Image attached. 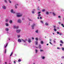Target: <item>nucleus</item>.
Here are the masks:
<instances>
[{"instance_id": "f257e3e1", "label": "nucleus", "mask_w": 64, "mask_h": 64, "mask_svg": "<svg viewBox=\"0 0 64 64\" xmlns=\"http://www.w3.org/2000/svg\"><path fill=\"white\" fill-rule=\"evenodd\" d=\"M16 15H16V16L18 17H21V16H22V14L20 15V13L19 12L16 13Z\"/></svg>"}, {"instance_id": "f03ea898", "label": "nucleus", "mask_w": 64, "mask_h": 64, "mask_svg": "<svg viewBox=\"0 0 64 64\" xmlns=\"http://www.w3.org/2000/svg\"><path fill=\"white\" fill-rule=\"evenodd\" d=\"M21 31L20 30H16V32L18 33H19L20 32V31Z\"/></svg>"}, {"instance_id": "7ed1b4c3", "label": "nucleus", "mask_w": 64, "mask_h": 64, "mask_svg": "<svg viewBox=\"0 0 64 64\" xmlns=\"http://www.w3.org/2000/svg\"><path fill=\"white\" fill-rule=\"evenodd\" d=\"M21 40H22L23 42H26V41H27V39H25V40H24L22 39Z\"/></svg>"}, {"instance_id": "20e7f679", "label": "nucleus", "mask_w": 64, "mask_h": 64, "mask_svg": "<svg viewBox=\"0 0 64 64\" xmlns=\"http://www.w3.org/2000/svg\"><path fill=\"white\" fill-rule=\"evenodd\" d=\"M36 25V24H33V25L32 26V29H34V27Z\"/></svg>"}, {"instance_id": "39448f33", "label": "nucleus", "mask_w": 64, "mask_h": 64, "mask_svg": "<svg viewBox=\"0 0 64 64\" xmlns=\"http://www.w3.org/2000/svg\"><path fill=\"white\" fill-rule=\"evenodd\" d=\"M21 22H22V21L18 19V22L19 23H21Z\"/></svg>"}, {"instance_id": "423d86ee", "label": "nucleus", "mask_w": 64, "mask_h": 64, "mask_svg": "<svg viewBox=\"0 0 64 64\" xmlns=\"http://www.w3.org/2000/svg\"><path fill=\"white\" fill-rule=\"evenodd\" d=\"M10 12L11 13H13V14H14L15 13V12H14V11H13V10H10Z\"/></svg>"}, {"instance_id": "0eeeda50", "label": "nucleus", "mask_w": 64, "mask_h": 64, "mask_svg": "<svg viewBox=\"0 0 64 64\" xmlns=\"http://www.w3.org/2000/svg\"><path fill=\"white\" fill-rule=\"evenodd\" d=\"M18 42H20V43L21 42H22V41L20 39H18Z\"/></svg>"}, {"instance_id": "6e6552de", "label": "nucleus", "mask_w": 64, "mask_h": 64, "mask_svg": "<svg viewBox=\"0 0 64 64\" xmlns=\"http://www.w3.org/2000/svg\"><path fill=\"white\" fill-rule=\"evenodd\" d=\"M28 42L29 43H30V42H31V40L30 39H28Z\"/></svg>"}, {"instance_id": "1a4fd4ad", "label": "nucleus", "mask_w": 64, "mask_h": 64, "mask_svg": "<svg viewBox=\"0 0 64 64\" xmlns=\"http://www.w3.org/2000/svg\"><path fill=\"white\" fill-rule=\"evenodd\" d=\"M2 8L4 9H5L6 8V6H2Z\"/></svg>"}, {"instance_id": "9d476101", "label": "nucleus", "mask_w": 64, "mask_h": 64, "mask_svg": "<svg viewBox=\"0 0 64 64\" xmlns=\"http://www.w3.org/2000/svg\"><path fill=\"white\" fill-rule=\"evenodd\" d=\"M6 45L4 46V48H6V47L7 46V45H8V43H6Z\"/></svg>"}, {"instance_id": "9b49d317", "label": "nucleus", "mask_w": 64, "mask_h": 64, "mask_svg": "<svg viewBox=\"0 0 64 64\" xmlns=\"http://www.w3.org/2000/svg\"><path fill=\"white\" fill-rule=\"evenodd\" d=\"M41 45H39V47L38 48H39V49H40V48H41Z\"/></svg>"}, {"instance_id": "f8f14e48", "label": "nucleus", "mask_w": 64, "mask_h": 64, "mask_svg": "<svg viewBox=\"0 0 64 64\" xmlns=\"http://www.w3.org/2000/svg\"><path fill=\"white\" fill-rule=\"evenodd\" d=\"M6 31H8L9 30V29L8 28H6Z\"/></svg>"}, {"instance_id": "ddd939ff", "label": "nucleus", "mask_w": 64, "mask_h": 64, "mask_svg": "<svg viewBox=\"0 0 64 64\" xmlns=\"http://www.w3.org/2000/svg\"><path fill=\"white\" fill-rule=\"evenodd\" d=\"M60 43H62V44H63V41H62V40H60Z\"/></svg>"}, {"instance_id": "4468645a", "label": "nucleus", "mask_w": 64, "mask_h": 64, "mask_svg": "<svg viewBox=\"0 0 64 64\" xmlns=\"http://www.w3.org/2000/svg\"><path fill=\"white\" fill-rule=\"evenodd\" d=\"M13 52H12L11 53V54L10 56H11L13 55Z\"/></svg>"}, {"instance_id": "2eb2a0df", "label": "nucleus", "mask_w": 64, "mask_h": 64, "mask_svg": "<svg viewBox=\"0 0 64 64\" xmlns=\"http://www.w3.org/2000/svg\"><path fill=\"white\" fill-rule=\"evenodd\" d=\"M41 44H43L44 43V42L42 41L40 42Z\"/></svg>"}, {"instance_id": "dca6fc26", "label": "nucleus", "mask_w": 64, "mask_h": 64, "mask_svg": "<svg viewBox=\"0 0 64 64\" xmlns=\"http://www.w3.org/2000/svg\"><path fill=\"white\" fill-rule=\"evenodd\" d=\"M9 22L10 23V24H11V23H12V20H10V21Z\"/></svg>"}, {"instance_id": "f3484780", "label": "nucleus", "mask_w": 64, "mask_h": 64, "mask_svg": "<svg viewBox=\"0 0 64 64\" xmlns=\"http://www.w3.org/2000/svg\"><path fill=\"white\" fill-rule=\"evenodd\" d=\"M5 25H6V26H8L9 25H8V24H7V23H6L5 24Z\"/></svg>"}, {"instance_id": "a211bd4d", "label": "nucleus", "mask_w": 64, "mask_h": 64, "mask_svg": "<svg viewBox=\"0 0 64 64\" xmlns=\"http://www.w3.org/2000/svg\"><path fill=\"white\" fill-rule=\"evenodd\" d=\"M36 33H38V30H37L36 31Z\"/></svg>"}, {"instance_id": "6ab92c4d", "label": "nucleus", "mask_w": 64, "mask_h": 64, "mask_svg": "<svg viewBox=\"0 0 64 64\" xmlns=\"http://www.w3.org/2000/svg\"><path fill=\"white\" fill-rule=\"evenodd\" d=\"M45 25H46V26L48 25V23H47V22H46L45 23Z\"/></svg>"}, {"instance_id": "aec40b11", "label": "nucleus", "mask_w": 64, "mask_h": 64, "mask_svg": "<svg viewBox=\"0 0 64 64\" xmlns=\"http://www.w3.org/2000/svg\"><path fill=\"white\" fill-rule=\"evenodd\" d=\"M38 42L37 41L36 42V45H37L38 44Z\"/></svg>"}, {"instance_id": "412c9836", "label": "nucleus", "mask_w": 64, "mask_h": 64, "mask_svg": "<svg viewBox=\"0 0 64 64\" xmlns=\"http://www.w3.org/2000/svg\"><path fill=\"white\" fill-rule=\"evenodd\" d=\"M18 28H19V26H18L17 27H16V29H18Z\"/></svg>"}, {"instance_id": "4be33fe9", "label": "nucleus", "mask_w": 64, "mask_h": 64, "mask_svg": "<svg viewBox=\"0 0 64 64\" xmlns=\"http://www.w3.org/2000/svg\"><path fill=\"white\" fill-rule=\"evenodd\" d=\"M52 14L54 16H55V14L54 12H52Z\"/></svg>"}, {"instance_id": "5701e85b", "label": "nucleus", "mask_w": 64, "mask_h": 64, "mask_svg": "<svg viewBox=\"0 0 64 64\" xmlns=\"http://www.w3.org/2000/svg\"><path fill=\"white\" fill-rule=\"evenodd\" d=\"M21 61V60L20 59H19V60H18V62H20Z\"/></svg>"}, {"instance_id": "b1692460", "label": "nucleus", "mask_w": 64, "mask_h": 64, "mask_svg": "<svg viewBox=\"0 0 64 64\" xmlns=\"http://www.w3.org/2000/svg\"><path fill=\"white\" fill-rule=\"evenodd\" d=\"M46 14L47 15H48L49 14V12H46Z\"/></svg>"}, {"instance_id": "393cba45", "label": "nucleus", "mask_w": 64, "mask_h": 64, "mask_svg": "<svg viewBox=\"0 0 64 64\" xmlns=\"http://www.w3.org/2000/svg\"><path fill=\"white\" fill-rule=\"evenodd\" d=\"M62 51H64V48H62Z\"/></svg>"}, {"instance_id": "a878e982", "label": "nucleus", "mask_w": 64, "mask_h": 64, "mask_svg": "<svg viewBox=\"0 0 64 64\" xmlns=\"http://www.w3.org/2000/svg\"><path fill=\"white\" fill-rule=\"evenodd\" d=\"M4 2H5V3H7V0H4Z\"/></svg>"}, {"instance_id": "bb28decb", "label": "nucleus", "mask_w": 64, "mask_h": 64, "mask_svg": "<svg viewBox=\"0 0 64 64\" xmlns=\"http://www.w3.org/2000/svg\"><path fill=\"white\" fill-rule=\"evenodd\" d=\"M6 49H5V52H4V53H6Z\"/></svg>"}, {"instance_id": "cd10ccee", "label": "nucleus", "mask_w": 64, "mask_h": 64, "mask_svg": "<svg viewBox=\"0 0 64 64\" xmlns=\"http://www.w3.org/2000/svg\"><path fill=\"white\" fill-rule=\"evenodd\" d=\"M38 17H40V16H41V14H38Z\"/></svg>"}, {"instance_id": "c85d7f7f", "label": "nucleus", "mask_w": 64, "mask_h": 64, "mask_svg": "<svg viewBox=\"0 0 64 64\" xmlns=\"http://www.w3.org/2000/svg\"><path fill=\"white\" fill-rule=\"evenodd\" d=\"M16 26H14V29H15V28H16Z\"/></svg>"}, {"instance_id": "c756f323", "label": "nucleus", "mask_w": 64, "mask_h": 64, "mask_svg": "<svg viewBox=\"0 0 64 64\" xmlns=\"http://www.w3.org/2000/svg\"><path fill=\"white\" fill-rule=\"evenodd\" d=\"M54 31H57V30H56V29L55 28H54Z\"/></svg>"}, {"instance_id": "7c9ffc66", "label": "nucleus", "mask_w": 64, "mask_h": 64, "mask_svg": "<svg viewBox=\"0 0 64 64\" xmlns=\"http://www.w3.org/2000/svg\"><path fill=\"white\" fill-rule=\"evenodd\" d=\"M61 25H62V27H64V24H62Z\"/></svg>"}, {"instance_id": "2f4dec72", "label": "nucleus", "mask_w": 64, "mask_h": 64, "mask_svg": "<svg viewBox=\"0 0 64 64\" xmlns=\"http://www.w3.org/2000/svg\"><path fill=\"white\" fill-rule=\"evenodd\" d=\"M36 40H38V38H36Z\"/></svg>"}, {"instance_id": "473e14b6", "label": "nucleus", "mask_w": 64, "mask_h": 64, "mask_svg": "<svg viewBox=\"0 0 64 64\" xmlns=\"http://www.w3.org/2000/svg\"><path fill=\"white\" fill-rule=\"evenodd\" d=\"M6 22H8V19H6L5 20Z\"/></svg>"}, {"instance_id": "72a5a7b5", "label": "nucleus", "mask_w": 64, "mask_h": 64, "mask_svg": "<svg viewBox=\"0 0 64 64\" xmlns=\"http://www.w3.org/2000/svg\"><path fill=\"white\" fill-rule=\"evenodd\" d=\"M15 8L16 9V8H17V6H16V5H15Z\"/></svg>"}, {"instance_id": "f704fd0d", "label": "nucleus", "mask_w": 64, "mask_h": 64, "mask_svg": "<svg viewBox=\"0 0 64 64\" xmlns=\"http://www.w3.org/2000/svg\"><path fill=\"white\" fill-rule=\"evenodd\" d=\"M45 58V57L44 56H43L42 57V59H44Z\"/></svg>"}, {"instance_id": "c9c22d12", "label": "nucleus", "mask_w": 64, "mask_h": 64, "mask_svg": "<svg viewBox=\"0 0 64 64\" xmlns=\"http://www.w3.org/2000/svg\"><path fill=\"white\" fill-rule=\"evenodd\" d=\"M8 1H9V2L10 3H11V2L10 1V0H9Z\"/></svg>"}, {"instance_id": "e433bc0d", "label": "nucleus", "mask_w": 64, "mask_h": 64, "mask_svg": "<svg viewBox=\"0 0 64 64\" xmlns=\"http://www.w3.org/2000/svg\"><path fill=\"white\" fill-rule=\"evenodd\" d=\"M57 34H59V32H57Z\"/></svg>"}, {"instance_id": "4c0bfd02", "label": "nucleus", "mask_w": 64, "mask_h": 64, "mask_svg": "<svg viewBox=\"0 0 64 64\" xmlns=\"http://www.w3.org/2000/svg\"><path fill=\"white\" fill-rule=\"evenodd\" d=\"M32 14H34V11H32Z\"/></svg>"}, {"instance_id": "58836bf2", "label": "nucleus", "mask_w": 64, "mask_h": 64, "mask_svg": "<svg viewBox=\"0 0 64 64\" xmlns=\"http://www.w3.org/2000/svg\"><path fill=\"white\" fill-rule=\"evenodd\" d=\"M35 51L36 52V53H37V52L38 50H36Z\"/></svg>"}, {"instance_id": "ea45409f", "label": "nucleus", "mask_w": 64, "mask_h": 64, "mask_svg": "<svg viewBox=\"0 0 64 64\" xmlns=\"http://www.w3.org/2000/svg\"><path fill=\"white\" fill-rule=\"evenodd\" d=\"M60 46H62V44H60Z\"/></svg>"}, {"instance_id": "a19ab883", "label": "nucleus", "mask_w": 64, "mask_h": 64, "mask_svg": "<svg viewBox=\"0 0 64 64\" xmlns=\"http://www.w3.org/2000/svg\"><path fill=\"white\" fill-rule=\"evenodd\" d=\"M40 22L41 23H43V21L42 20L40 21Z\"/></svg>"}, {"instance_id": "79ce46f5", "label": "nucleus", "mask_w": 64, "mask_h": 64, "mask_svg": "<svg viewBox=\"0 0 64 64\" xmlns=\"http://www.w3.org/2000/svg\"><path fill=\"white\" fill-rule=\"evenodd\" d=\"M45 10H42V12H44V11H45Z\"/></svg>"}, {"instance_id": "37998d69", "label": "nucleus", "mask_w": 64, "mask_h": 64, "mask_svg": "<svg viewBox=\"0 0 64 64\" xmlns=\"http://www.w3.org/2000/svg\"><path fill=\"white\" fill-rule=\"evenodd\" d=\"M58 18H61V16H58Z\"/></svg>"}, {"instance_id": "c03bdc74", "label": "nucleus", "mask_w": 64, "mask_h": 64, "mask_svg": "<svg viewBox=\"0 0 64 64\" xmlns=\"http://www.w3.org/2000/svg\"><path fill=\"white\" fill-rule=\"evenodd\" d=\"M59 34L60 35H61L62 34H61V33H59Z\"/></svg>"}, {"instance_id": "a18cd8bd", "label": "nucleus", "mask_w": 64, "mask_h": 64, "mask_svg": "<svg viewBox=\"0 0 64 64\" xmlns=\"http://www.w3.org/2000/svg\"><path fill=\"white\" fill-rule=\"evenodd\" d=\"M40 52H42V51H43V50H40Z\"/></svg>"}, {"instance_id": "49530a36", "label": "nucleus", "mask_w": 64, "mask_h": 64, "mask_svg": "<svg viewBox=\"0 0 64 64\" xmlns=\"http://www.w3.org/2000/svg\"><path fill=\"white\" fill-rule=\"evenodd\" d=\"M53 27L54 28H56V26H53Z\"/></svg>"}, {"instance_id": "de8ad7c7", "label": "nucleus", "mask_w": 64, "mask_h": 64, "mask_svg": "<svg viewBox=\"0 0 64 64\" xmlns=\"http://www.w3.org/2000/svg\"><path fill=\"white\" fill-rule=\"evenodd\" d=\"M49 43L50 44H51V45H52V44L51 43V42H49Z\"/></svg>"}, {"instance_id": "09e8293b", "label": "nucleus", "mask_w": 64, "mask_h": 64, "mask_svg": "<svg viewBox=\"0 0 64 64\" xmlns=\"http://www.w3.org/2000/svg\"><path fill=\"white\" fill-rule=\"evenodd\" d=\"M40 13L41 12H38V14H40Z\"/></svg>"}, {"instance_id": "8fccbe9b", "label": "nucleus", "mask_w": 64, "mask_h": 64, "mask_svg": "<svg viewBox=\"0 0 64 64\" xmlns=\"http://www.w3.org/2000/svg\"><path fill=\"white\" fill-rule=\"evenodd\" d=\"M20 35H18V38H19V37H20Z\"/></svg>"}, {"instance_id": "3c124183", "label": "nucleus", "mask_w": 64, "mask_h": 64, "mask_svg": "<svg viewBox=\"0 0 64 64\" xmlns=\"http://www.w3.org/2000/svg\"><path fill=\"white\" fill-rule=\"evenodd\" d=\"M32 40L34 39V38H33V37H32Z\"/></svg>"}, {"instance_id": "603ef678", "label": "nucleus", "mask_w": 64, "mask_h": 64, "mask_svg": "<svg viewBox=\"0 0 64 64\" xmlns=\"http://www.w3.org/2000/svg\"><path fill=\"white\" fill-rule=\"evenodd\" d=\"M40 19H42V17H40Z\"/></svg>"}, {"instance_id": "864d4df0", "label": "nucleus", "mask_w": 64, "mask_h": 64, "mask_svg": "<svg viewBox=\"0 0 64 64\" xmlns=\"http://www.w3.org/2000/svg\"><path fill=\"white\" fill-rule=\"evenodd\" d=\"M53 42H54V43H55V42H56L55 40H54Z\"/></svg>"}, {"instance_id": "5fc2aeb1", "label": "nucleus", "mask_w": 64, "mask_h": 64, "mask_svg": "<svg viewBox=\"0 0 64 64\" xmlns=\"http://www.w3.org/2000/svg\"><path fill=\"white\" fill-rule=\"evenodd\" d=\"M14 63H16V62L15 61H14Z\"/></svg>"}, {"instance_id": "6e6d98bb", "label": "nucleus", "mask_w": 64, "mask_h": 64, "mask_svg": "<svg viewBox=\"0 0 64 64\" xmlns=\"http://www.w3.org/2000/svg\"><path fill=\"white\" fill-rule=\"evenodd\" d=\"M29 21H31V20L30 19H29Z\"/></svg>"}, {"instance_id": "4d7b16f0", "label": "nucleus", "mask_w": 64, "mask_h": 64, "mask_svg": "<svg viewBox=\"0 0 64 64\" xmlns=\"http://www.w3.org/2000/svg\"><path fill=\"white\" fill-rule=\"evenodd\" d=\"M50 41L51 42V39H50Z\"/></svg>"}, {"instance_id": "13d9d810", "label": "nucleus", "mask_w": 64, "mask_h": 64, "mask_svg": "<svg viewBox=\"0 0 64 64\" xmlns=\"http://www.w3.org/2000/svg\"><path fill=\"white\" fill-rule=\"evenodd\" d=\"M49 45V44H46V45Z\"/></svg>"}, {"instance_id": "bf43d9fd", "label": "nucleus", "mask_w": 64, "mask_h": 64, "mask_svg": "<svg viewBox=\"0 0 64 64\" xmlns=\"http://www.w3.org/2000/svg\"><path fill=\"white\" fill-rule=\"evenodd\" d=\"M38 19H39V17H38Z\"/></svg>"}, {"instance_id": "052dcab7", "label": "nucleus", "mask_w": 64, "mask_h": 64, "mask_svg": "<svg viewBox=\"0 0 64 64\" xmlns=\"http://www.w3.org/2000/svg\"><path fill=\"white\" fill-rule=\"evenodd\" d=\"M16 5H17V6H18V4H16Z\"/></svg>"}, {"instance_id": "680f3d73", "label": "nucleus", "mask_w": 64, "mask_h": 64, "mask_svg": "<svg viewBox=\"0 0 64 64\" xmlns=\"http://www.w3.org/2000/svg\"><path fill=\"white\" fill-rule=\"evenodd\" d=\"M5 64H6V63H7V62H5Z\"/></svg>"}, {"instance_id": "e2e57ef3", "label": "nucleus", "mask_w": 64, "mask_h": 64, "mask_svg": "<svg viewBox=\"0 0 64 64\" xmlns=\"http://www.w3.org/2000/svg\"><path fill=\"white\" fill-rule=\"evenodd\" d=\"M58 23L59 24H61V23L60 22H58Z\"/></svg>"}, {"instance_id": "0e129e2a", "label": "nucleus", "mask_w": 64, "mask_h": 64, "mask_svg": "<svg viewBox=\"0 0 64 64\" xmlns=\"http://www.w3.org/2000/svg\"><path fill=\"white\" fill-rule=\"evenodd\" d=\"M57 49H59V48H58Z\"/></svg>"}, {"instance_id": "69168bd1", "label": "nucleus", "mask_w": 64, "mask_h": 64, "mask_svg": "<svg viewBox=\"0 0 64 64\" xmlns=\"http://www.w3.org/2000/svg\"><path fill=\"white\" fill-rule=\"evenodd\" d=\"M33 10L34 11H35V9H33Z\"/></svg>"}, {"instance_id": "338daca9", "label": "nucleus", "mask_w": 64, "mask_h": 64, "mask_svg": "<svg viewBox=\"0 0 64 64\" xmlns=\"http://www.w3.org/2000/svg\"><path fill=\"white\" fill-rule=\"evenodd\" d=\"M54 40H56V39H55V38L54 39Z\"/></svg>"}, {"instance_id": "774afa93", "label": "nucleus", "mask_w": 64, "mask_h": 64, "mask_svg": "<svg viewBox=\"0 0 64 64\" xmlns=\"http://www.w3.org/2000/svg\"><path fill=\"white\" fill-rule=\"evenodd\" d=\"M53 35H54V33H53Z\"/></svg>"}]
</instances>
